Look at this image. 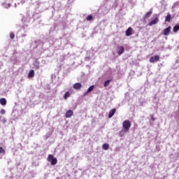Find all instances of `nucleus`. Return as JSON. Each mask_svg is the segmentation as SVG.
I'll return each mask as SVG.
<instances>
[{
    "mask_svg": "<svg viewBox=\"0 0 179 179\" xmlns=\"http://www.w3.org/2000/svg\"><path fill=\"white\" fill-rule=\"evenodd\" d=\"M150 118H151V120H152V121H155V116H153V115H151V116H150Z\"/></svg>",
    "mask_w": 179,
    "mask_h": 179,
    "instance_id": "nucleus-27",
    "label": "nucleus"
},
{
    "mask_svg": "<svg viewBox=\"0 0 179 179\" xmlns=\"http://www.w3.org/2000/svg\"><path fill=\"white\" fill-rule=\"evenodd\" d=\"M93 20V15H90L87 17V20Z\"/></svg>",
    "mask_w": 179,
    "mask_h": 179,
    "instance_id": "nucleus-23",
    "label": "nucleus"
},
{
    "mask_svg": "<svg viewBox=\"0 0 179 179\" xmlns=\"http://www.w3.org/2000/svg\"><path fill=\"white\" fill-rule=\"evenodd\" d=\"M0 113H1V114L3 115V114H5L6 111L4 109H1Z\"/></svg>",
    "mask_w": 179,
    "mask_h": 179,
    "instance_id": "nucleus-26",
    "label": "nucleus"
},
{
    "mask_svg": "<svg viewBox=\"0 0 179 179\" xmlns=\"http://www.w3.org/2000/svg\"><path fill=\"white\" fill-rule=\"evenodd\" d=\"M151 15H152V10L148 11V12L145 14L144 19H148V17H150Z\"/></svg>",
    "mask_w": 179,
    "mask_h": 179,
    "instance_id": "nucleus-19",
    "label": "nucleus"
},
{
    "mask_svg": "<svg viewBox=\"0 0 179 179\" xmlns=\"http://www.w3.org/2000/svg\"><path fill=\"white\" fill-rule=\"evenodd\" d=\"M133 33H134V29L131 27H129L126 31V36L127 37H129V36H132Z\"/></svg>",
    "mask_w": 179,
    "mask_h": 179,
    "instance_id": "nucleus-7",
    "label": "nucleus"
},
{
    "mask_svg": "<svg viewBox=\"0 0 179 179\" xmlns=\"http://www.w3.org/2000/svg\"><path fill=\"white\" fill-rule=\"evenodd\" d=\"M10 38H11V40H13V38H15V34L13 32L10 33Z\"/></svg>",
    "mask_w": 179,
    "mask_h": 179,
    "instance_id": "nucleus-22",
    "label": "nucleus"
},
{
    "mask_svg": "<svg viewBox=\"0 0 179 179\" xmlns=\"http://www.w3.org/2000/svg\"><path fill=\"white\" fill-rule=\"evenodd\" d=\"M0 153H5V150L2 147H0Z\"/></svg>",
    "mask_w": 179,
    "mask_h": 179,
    "instance_id": "nucleus-25",
    "label": "nucleus"
},
{
    "mask_svg": "<svg viewBox=\"0 0 179 179\" xmlns=\"http://www.w3.org/2000/svg\"><path fill=\"white\" fill-rule=\"evenodd\" d=\"M159 23V17H155V20L149 22V26H153L154 24H157Z\"/></svg>",
    "mask_w": 179,
    "mask_h": 179,
    "instance_id": "nucleus-5",
    "label": "nucleus"
},
{
    "mask_svg": "<svg viewBox=\"0 0 179 179\" xmlns=\"http://www.w3.org/2000/svg\"><path fill=\"white\" fill-rule=\"evenodd\" d=\"M35 62L36 64H37V65L36 66V69H40V65H38L40 62H38V60H36Z\"/></svg>",
    "mask_w": 179,
    "mask_h": 179,
    "instance_id": "nucleus-24",
    "label": "nucleus"
},
{
    "mask_svg": "<svg viewBox=\"0 0 179 179\" xmlns=\"http://www.w3.org/2000/svg\"><path fill=\"white\" fill-rule=\"evenodd\" d=\"M170 33H171V26L168 27L164 30L163 34L164 36H169Z\"/></svg>",
    "mask_w": 179,
    "mask_h": 179,
    "instance_id": "nucleus-4",
    "label": "nucleus"
},
{
    "mask_svg": "<svg viewBox=\"0 0 179 179\" xmlns=\"http://www.w3.org/2000/svg\"><path fill=\"white\" fill-rule=\"evenodd\" d=\"M29 78H34V70H31L28 73Z\"/></svg>",
    "mask_w": 179,
    "mask_h": 179,
    "instance_id": "nucleus-15",
    "label": "nucleus"
},
{
    "mask_svg": "<svg viewBox=\"0 0 179 179\" xmlns=\"http://www.w3.org/2000/svg\"><path fill=\"white\" fill-rule=\"evenodd\" d=\"M117 48V54L118 55H121L124 52V46H118Z\"/></svg>",
    "mask_w": 179,
    "mask_h": 179,
    "instance_id": "nucleus-10",
    "label": "nucleus"
},
{
    "mask_svg": "<svg viewBox=\"0 0 179 179\" xmlns=\"http://www.w3.org/2000/svg\"><path fill=\"white\" fill-rule=\"evenodd\" d=\"M48 162L51 164L52 166H55L58 163V160L52 155H49L47 158Z\"/></svg>",
    "mask_w": 179,
    "mask_h": 179,
    "instance_id": "nucleus-1",
    "label": "nucleus"
},
{
    "mask_svg": "<svg viewBox=\"0 0 179 179\" xmlns=\"http://www.w3.org/2000/svg\"><path fill=\"white\" fill-rule=\"evenodd\" d=\"M73 115V110H69L66 112L65 117L66 118H71Z\"/></svg>",
    "mask_w": 179,
    "mask_h": 179,
    "instance_id": "nucleus-6",
    "label": "nucleus"
},
{
    "mask_svg": "<svg viewBox=\"0 0 179 179\" xmlns=\"http://www.w3.org/2000/svg\"><path fill=\"white\" fill-rule=\"evenodd\" d=\"M73 87L76 90H80V89H82V84L80 83H76L73 85Z\"/></svg>",
    "mask_w": 179,
    "mask_h": 179,
    "instance_id": "nucleus-8",
    "label": "nucleus"
},
{
    "mask_svg": "<svg viewBox=\"0 0 179 179\" xmlns=\"http://www.w3.org/2000/svg\"><path fill=\"white\" fill-rule=\"evenodd\" d=\"M165 22H171V14L169 13L166 15V17L165 18Z\"/></svg>",
    "mask_w": 179,
    "mask_h": 179,
    "instance_id": "nucleus-13",
    "label": "nucleus"
},
{
    "mask_svg": "<svg viewBox=\"0 0 179 179\" xmlns=\"http://www.w3.org/2000/svg\"><path fill=\"white\" fill-rule=\"evenodd\" d=\"M102 148L103 149V150H108V149H110V145H108V143H104L102 145Z\"/></svg>",
    "mask_w": 179,
    "mask_h": 179,
    "instance_id": "nucleus-12",
    "label": "nucleus"
},
{
    "mask_svg": "<svg viewBox=\"0 0 179 179\" xmlns=\"http://www.w3.org/2000/svg\"><path fill=\"white\" fill-rule=\"evenodd\" d=\"M68 97H71V94L69 93V92H66L64 94V100H66V99H68Z\"/></svg>",
    "mask_w": 179,
    "mask_h": 179,
    "instance_id": "nucleus-20",
    "label": "nucleus"
},
{
    "mask_svg": "<svg viewBox=\"0 0 179 179\" xmlns=\"http://www.w3.org/2000/svg\"><path fill=\"white\" fill-rule=\"evenodd\" d=\"M131 121L129 120H124L122 122V128L124 130V132H128L129 131V128H131Z\"/></svg>",
    "mask_w": 179,
    "mask_h": 179,
    "instance_id": "nucleus-2",
    "label": "nucleus"
},
{
    "mask_svg": "<svg viewBox=\"0 0 179 179\" xmlns=\"http://www.w3.org/2000/svg\"><path fill=\"white\" fill-rule=\"evenodd\" d=\"M127 131H125L124 129L120 131L119 132V136H120V138H122L124 136V135H125V133H127Z\"/></svg>",
    "mask_w": 179,
    "mask_h": 179,
    "instance_id": "nucleus-18",
    "label": "nucleus"
},
{
    "mask_svg": "<svg viewBox=\"0 0 179 179\" xmlns=\"http://www.w3.org/2000/svg\"><path fill=\"white\" fill-rule=\"evenodd\" d=\"M116 111H117V109L115 108L110 110L108 116V118H113V116L115 114Z\"/></svg>",
    "mask_w": 179,
    "mask_h": 179,
    "instance_id": "nucleus-9",
    "label": "nucleus"
},
{
    "mask_svg": "<svg viewBox=\"0 0 179 179\" xmlns=\"http://www.w3.org/2000/svg\"><path fill=\"white\" fill-rule=\"evenodd\" d=\"M6 103H7L6 99H5V98L0 99V104L1 106H6Z\"/></svg>",
    "mask_w": 179,
    "mask_h": 179,
    "instance_id": "nucleus-11",
    "label": "nucleus"
},
{
    "mask_svg": "<svg viewBox=\"0 0 179 179\" xmlns=\"http://www.w3.org/2000/svg\"><path fill=\"white\" fill-rule=\"evenodd\" d=\"M159 59H160V56L159 55H155V57L152 56L150 58V62H151V64H153L155 62H157Z\"/></svg>",
    "mask_w": 179,
    "mask_h": 179,
    "instance_id": "nucleus-3",
    "label": "nucleus"
},
{
    "mask_svg": "<svg viewBox=\"0 0 179 179\" xmlns=\"http://www.w3.org/2000/svg\"><path fill=\"white\" fill-rule=\"evenodd\" d=\"M110 82H111V80H106L104 84H103V86L104 87H107V86H108V85H110Z\"/></svg>",
    "mask_w": 179,
    "mask_h": 179,
    "instance_id": "nucleus-21",
    "label": "nucleus"
},
{
    "mask_svg": "<svg viewBox=\"0 0 179 179\" xmlns=\"http://www.w3.org/2000/svg\"><path fill=\"white\" fill-rule=\"evenodd\" d=\"M93 89H94V85H91L88 89L87 91L85 92V96H86V94H87V93H90V92H92L93 90Z\"/></svg>",
    "mask_w": 179,
    "mask_h": 179,
    "instance_id": "nucleus-14",
    "label": "nucleus"
},
{
    "mask_svg": "<svg viewBox=\"0 0 179 179\" xmlns=\"http://www.w3.org/2000/svg\"><path fill=\"white\" fill-rule=\"evenodd\" d=\"M173 30L174 33H177V31H178V30H179V24L175 25L173 27Z\"/></svg>",
    "mask_w": 179,
    "mask_h": 179,
    "instance_id": "nucleus-17",
    "label": "nucleus"
},
{
    "mask_svg": "<svg viewBox=\"0 0 179 179\" xmlns=\"http://www.w3.org/2000/svg\"><path fill=\"white\" fill-rule=\"evenodd\" d=\"M3 8H6V9H8V8H10V3L5 2L3 3Z\"/></svg>",
    "mask_w": 179,
    "mask_h": 179,
    "instance_id": "nucleus-16",
    "label": "nucleus"
}]
</instances>
